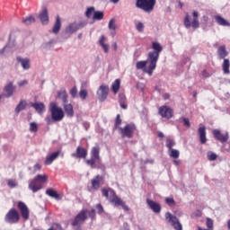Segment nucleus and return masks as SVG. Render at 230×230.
Here are the masks:
<instances>
[{"label": "nucleus", "mask_w": 230, "mask_h": 230, "mask_svg": "<svg viewBox=\"0 0 230 230\" xmlns=\"http://www.w3.org/2000/svg\"><path fill=\"white\" fill-rule=\"evenodd\" d=\"M152 49L155 51H151L148 53V60H149V66L146 70V73L147 75H152L154 73V69L157 67V60H159V54L161 51H163V46L157 41H153L152 42Z\"/></svg>", "instance_id": "obj_1"}, {"label": "nucleus", "mask_w": 230, "mask_h": 230, "mask_svg": "<svg viewBox=\"0 0 230 230\" xmlns=\"http://www.w3.org/2000/svg\"><path fill=\"white\" fill-rule=\"evenodd\" d=\"M49 112H50V116L48 115L45 118V121L47 125H53L54 121H62V119H64V116H65L64 110L58 107L57 102H50Z\"/></svg>", "instance_id": "obj_2"}, {"label": "nucleus", "mask_w": 230, "mask_h": 230, "mask_svg": "<svg viewBox=\"0 0 230 230\" xmlns=\"http://www.w3.org/2000/svg\"><path fill=\"white\" fill-rule=\"evenodd\" d=\"M91 157L90 159L85 160V164L94 170H100L103 168L105 170V165L102 164V157L100 156V146H93L91 150Z\"/></svg>", "instance_id": "obj_3"}, {"label": "nucleus", "mask_w": 230, "mask_h": 230, "mask_svg": "<svg viewBox=\"0 0 230 230\" xmlns=\"http://www.w3.org/2000/svg\"><path fill=\"white\" fill-rule=\"evenodd\" d=\"M48 182V175L46 174H38L36 177L29 182V190L32 193H37L42 190L44 184Z\"/></svg>", "instance_id": "obj_4"}, {"label": "nucleus", "mask_w": 230, "mask_h": 230, "mask_svg": "<svg viewBox=\"0 0 230 230\" xmlns=\"http://www.w3.org/2000/svg\"><path fill=\"white\" fill-rule=\"evenodd\" d=\"M137 130V127L134 123L126 124L123 128H119V132L121 137H128V139H132L134 137V132Z\"/></svg>", "instance_id": "obj_5"}, {"label": "nucleus", "mask_w": 230, "mask_h": 230, "mask_svg": "<svg viewBox=\"0 0 230 230\" xmlns=\"http://www.w3.org/2000/svg\"><path fill=\"white\" fill-rule=\"evenodd\" d=\"M101 191L102 197H105V199L109 200V202H111V204H112L113 206H116L119 199H120L116 194V190H114L112 188H102Z\"/></svg>", "instance_id": "obj_6"}, {"label": "nucleus", "mask_w": 230, "mask_h": 230, "mask_svg": "<svg viewBox=\"0 0 230 230\" xmlns=\"http://www.w3.org/2000/svg\"><path fill=\"white\" fill-rule=\"evenodd\" d=\"M156 0H137L136 6L144 12H154V8L155 7Z\"/></svg>", "instance_id": "obj_7"}, {"label": "nucleus", "mask_w": 230, "mask_h": 230, "mask_svg": "<svg viewBox=\"0 0 230 230\" xmlns=\"http://www.w3.org/2000/svg\"><path fill=\"white\" fill-rule=\"evenodd\" d=\"M19 220H21V214L15 208H11L4 216V222L6 224H19Z\"/></svg>", "instance_id": "obj_8"}, {"label": "nucleus", "mask_w": 230, "mask_h": 230, "mask_svg": "<svg viewBox=\"0 0 230 230\" xmlns=\"http://www.w3.org/2000/svg\"><path fill=\"white\" fill-rule=\"evenodd\" d=\"M193 15V20L192 22L190 21V14H186L185 18H184V26L185 28H193L194 30H197V28H199V26H200V23L199 22V12L194 11L192 13Z\"/></svg>", "instance_id": "obj_9"}, {"label": "nucleus", "mask_w": 230, "mask_h": 230, "mask_svg": "<svg viewBox=\"0 0 230 230\" xmlns=\"http://www.w3.org/2000/svg\"><path fill=\"white\" fill-rule=\"evenodd\" d=\"M87 209H83L81 210L74 218V220L72 221L71 225L74 227H80V226H82V224H84V222H85V220H87Z\"/></svg>", "instance_id": "obj_10"}, {"label": "nucleus", "mask_w": 230, "mask_h": 230, "mask_svg": "<svg viewBox=\"0 0 230 230\" xmlns=\"http://www.w3.org/2000/svg\"><path fill=\"white\" fill-rule=\"evenodd\" d=\"M165 220L172 226L175 230H182V224L179 221L177 217L172 215V213L167 212L165 213Z\"/></svg>", "instance_id": "obj_11"}, {"label": "nucleus", "mask_w": 230, "mask_h": 230, "mask_svg": "<svg viewBox=\"0 0 230 230\" xmlns=\"http://www.w3.org/2000/svg\"><path fill=\"white\" fill-rule=\"evenodd\" d=\"M158 114H160L161 117L164 118L165 119H172V118H173V110H172V108L169 106H161L158 109Z\"/></svg>", "instance_id": "obj_12"}, {"label": "nucleus", "mask_w": 230, "mask_h": 230, "mask_svg": "<svg viewBox=\"0 0 230 230\" xmlns=\"http://www.w3.org/2000/svg\"><path fill=\"white\" fill-rule=\"evenodd\" d=\"M17 208L21 213L22 218L23 220H29L30 219V208H28V206L26 203L22 201H19L17 204Z\"/></svg>", "instance_id": "obj_13"}, {"label": "nucleus", "mask_w": 230, "mask_h": 230, "mask_svg": "<svg viewBox=\"0 0 230 230\" xmlns=\"http://www.w3.org/2000/svg\"><path fill=\"white\" fill-rule=\"evenodd\" d=\"M213 137L220 143H227L229 141V133L223 134L219 129L212 131Z\"/></svg>", "instance_id": "obj_14"}, {"label": "nucleus", "mask_w": 230, "mask_h": 230, "mask_svg": "<svg viewBox=\"0 0 230 230\" xmlns=\"http://www.w3.org/2000/svg\"><path fill=\"white\" fill-rule=\"evenodd\" d=\"M97 95L100 102H105L109 96V86L102 84L97 91Z\"/></svg>", "instance_id": "obj_15"}, {"label": "nucleus", "mask_w": 230, "mask_h": 230, "mask_svg": "<svg viewBox=\"0 0 230 230\" xmlns=\"http://www.w3.org/2000/svg\"><path fill=\"white\" fill-rule=\"evenodd\" d=\"M87 149L82 146H77L75 153H73L71 155L75 157V159H85L87 157Z\"/></svg>", "instance_id": "obj_16"}, {"label": "nucleus", "mask_w": 230, "mask_h": 230, "mask_svg": "<svg viewBox=\"0 0 230 230\" xmlns=\"http://www.w3.org/2000/svg\"><path fill=\"white\" fill-rule=\"evenodd\" d=\"M146 204H147L148 208L150 209H152V211L154 213H156V214L161 213V209H162L161 204H159L150 199H146Z\"/></svg>", "instance_id": "obj_17"}, {"label": "nucleus", "mask_w": 230, "mask_h": 230, "mask_svg": "<svg viewBox=\"0 0 230 230\" xmlns=\"http://www.w3.org/2000/svg\"><path fill=\"white\" fill-rule=\"evenodd\" d=\"M31 107L38 112V114H44L46 112V105L43 102H31Z\"/></svg>", "instance_id": "obj_18"}, {"label": "nucleus", "mask_w": 230, "mask_h": 230, "mask_svg": "<svg viewBox=\"0 0 230 230\" xmlns=\"http://www.w3.org/2000/svg\"><path fill=\"white\" fill-rule=\"evenodd\" d=\"M102 181H103V176H102L100 174L96 175L93 179H92V181H91L92 189L95 190H100Z\"/></svg>", "instance_id": "obj_19"}, {"label": "nucleus", "mask_w": 230, "mask_h": 230, "mask_svg": "<svg viewBox=\"0 0 230 230\" xmlns=\"http://www.w3.org/2000/svg\"><path fill=\"white\" fill-rule=\"evenodd\" d=\"M198 132L199 134V141L201 145H206L208 142V138L206 137V126H202V124H200Z\"/></svg>", "instance_id": "obj_20"}, {"label": "nucleus", "mask_w": 230, "mask_h": 230, "mask_svg": "<svg viewBox=\"0 0 230 230\" xmlns=\"http://www.w3.org/2000/svg\"><path fill=\"white\" fill-rule=\"evenodd\" d=\"M41 24H48L49 22V15L48 14V8L44 7L41 13L39 15Z\"/></svg>", "instance_id": "obj_21"}, {"label": "nucleus", "mask_w": 230, "mask_h": 230, "mask_svg": "<svg viewBox=\"0 0 230 230\" xmlns=\"http://www.w3.org/2000/svg\"><path fill=\"white\" fill-rule=\"evenodd\" d=\"M63 109L68 118H73V116H75V110L73 109V104L65 102L63 103Z\"/></svg>", "instance_id": "obj_22"}, {"label": "nucleus", "mask_w": 230, "mask_h": 230, "mask_svg": "<svg viewBox=\"0 0 230 230\" xmlns=\"http://www.w3.org/2000/svg\"><path fill=\"white\" fill-rule=\"evenodd\" d=\"M58 155H60V151L54 152L48 155L45 159L44 164H46V166H49V164H51L53 161L58 157Z\"/></svg>", "instance_id": "obj_23"}, {"label": "nucleus", "mask_w": 230, "mask_h": 230, "mask_svg": "<svg viewBox=\"0 0 230 230\" xmlns=\"http://www.w3.org/2000/svg\"><path fill=\"white\" fill-rule=\"evenodd\" d=\"M4 93H6V98H10V96H13V93H15V86H13V83H9L4 88Z\"/></svg>", "instance_id": "obj_24"}, {"label": "nucleus", "mask_w": 230, "mask_h": 230, "mask_svg": "<svg viewBox=\"0 0 230 230\" xmlns=\"http://www.w3.org/2000/svg\"><path fill=\"white\" fill-rule=\"evenodd\" d=\"M61 28H62V22L60 20V16L58 15L56 17V22H55L54 26L52 28V32L57 35V33H58V31H60Z\"/></svg>", "instance_id": "obj_25"}, {"label": "nucleus", "mask_w": 230, "mask_h": 230, "mask_svg": "<svg viewBox=\"0 0 230 230\" xmlns=\"http://www.w3.org/2000/svg\"><path fill=\"white\" fill-rule=\"evenodd\" d=\"M58 98L63 102V104L67 103L68 95L66 89H61L58 92Z\"/></svg>", "instance_id": "obj_26"}, {"label": "nucleus", "mask_w": 230, "mask_h": 230, "mask_svg": "<svg viewBox=\"0 0 230 230\" xmlns=\"http://www.w3.org/2000/svg\"><path fill=\"white\" fill-rule=\"evenodd\" d=\"M217 55L218 58L222 60V59H226V57H227V55H229V52H227V50L226 49V46H221L218 48L217 49Z\"/></svg>", "instance_id": "obj_27"}, {"label": "nucleus", "mask_w": 230, "mask_h": 230, "mask_svg": "<svg viewBox=\"0 0 230 230\" xmlns=\"http://www.w3.org/2000/svg\"><path fill=\"white\" fill-rule=\"evenodd\" d=\"M27 105L28 102H26V100H21L18 105L16 106L14 112H16V114H19L21 111H24V109H26Z\"/></svg>", "instance_id": "obj_28"}, {"label": "nucleus", "mask_w": 230, "mask_h": 230, "mask_svg": "<svg viewBox=\"0 0 230 230\" xmlns=\"http://www.w3.org/2000/svg\"><path fill=\"white\" fill-rule=\"evenodd\" d=\"M16 60L22 64V67L23 69H30V60L28 58H22L21 57H17Z\"/></svg>", "instance_id": "obj_29"}, {"label": "nucleus", "mask_w": 230, "mask_h": 230, "mask_svg": "<svg viewBox=\"0 0 230 230\" xmlns=\"http://www.w3.org/2000/svg\"><path fill=\"white\" fill-rule=\"evenodd\" d=\"M216 22L219 24V26H230V22L227 20L224 19V17L220 15L215 16Z\"/></svg>", "instance_id": "obj_30"}, {"label": "nucleus", "mask_w": 230, "mask_h": 230, "mask_svg": "<svg viewBox=\"0 0 230 230\" xmlns=\"http://www.w3.org/2000/svg\"><path fill=\"white\" fill-rule=\"evenodd\" d=\"M119 87H121V80L116 79L111 85V90L114 94H118V93H119Z\"/></svg>", "instance_id": "obj_31"}, {"label": "nucleus", "mask_w": 230, "mask_h": 230, "mask_svg": "<svg viewBox=\"0 0 230 230\" xmlns=\"http://www.w3.org/2000/svg\"><path fill=\"white\" fill-rule=\"evenodd\" d=\"M222 67H223V72L225 75H230V70H229L230 61H229V59H227V58L224 59Z\"/></svg>", "instance_id": "obj_32"}, {"label": "nucleus", "mask_w": 230, "mask_h": 230, "mask_svg": "<svg viewBox=\"0 0 230 230\" xmlns=\"http://www.w3.org/2000/svg\"><path fill=\"white\" fill-rule=\"evenodd\" d=\"M46 195H48L49 197H51L52 199H58L60 197L58 192H57V190L53 189H47Z\"/></svg>", "instance_id": "obj_33"}, {"label": "nucleus", "mask_w": 230, "mask_h": 230, "mask_svg": "<svg viewBox=\"0 0 230 230\" xmlns=\"http://www.w3.org/2000/svg\"><path fill=\"white\" fill-rule=\"evenodd\" d=\"M119 206H121V208H122V209H124V211H130V208H128V206H127L125 204V201H123V199H121V198L114 205L115 208H119Z\"/></svg>", "instance_id": "obj_34"}, {"label": "nucleus", "mask_w": 230, "mask_h": 230, "mask_svg": "<svg viewBox=\"0 0 230 230\" xmlns=\"http://www.w3.org/2000/svg\"><path fill=\"white\" fill-rule=\"evenodd\" d=\"M104 17V13L102 11H95L93 16V21H102Z\"/></svg>", "instance_id": "obj_35"}, {"label": "nucleus", "mask_w": 230, "mask_h": 230, "mask_svg": "<svg viewBox=\"0 0 230 230\" xmlns=\"http://www.w3.org/2000/svg\"><path fill=\"white\" fill-rule=\"evenodd\" d=\"M168 153L172 159H179V156L181 155V153L177 149H170L168 150Z\"/></svg>", "instance_id": "obj_36"}, {"label": "nucleus", "mask_w": 230, "mask_h": 230, "mask_svg": "<svg viewBox=\"0 0 230 230\" xmlns=\"http://www.w3.org/2000/svg\"><path fill=\"white\" fill-rule=\"evenodd\" d=\"M78 30H80L78 24L72 23L67 27L66 31H68V33H75V31H78Z\"/></svg>", "instance_id": "obj_37"}, {"label": "nucleus", "mask_w": 230, "mask_h": 230, "mask_svg": "<svg viewBox=\"0 0 230 230\" xmlns=\"http://www.w3.org/2000/svg\"><path fill=\"white\" fill-rule=\"evenodd\" d=\"M95 9L94 7H88L86 9V12H85V17H87V19H91V17H93V15H94V13H95Z\"/></svg>", "instance_id": "obj_38"}, {"label": "nucleus", "mask_w": 230, "mask_h": 230, "mask_svg": "<svg viewBox=\"0 0 230 230\" xmlns=\"http://www.w3.org/2000/svg\"><path fill=\"white\" fill-rule=\"evenodd\" d=\"M148 62H150V60H148V58H147V60H146V61L137 62V65H136L137 69H145V67H146V64H148Z\"/></svg>", "instance_id": "obj_39"}, {"label": "nucleus", "mask_w": 230, "mask_h": 230, "mask_svg": "<svg viewBox=\"0 0 230 230\" xmlns=\"http://www.w3.org/2000/svg\"><path fill=\"white\" fill-rule=\"evenodd\" d=\"M33 22H35V18L33 16H28L22 20V23L26 26H30V24H33Z\"/></svg>", "instance_id": "obj_40"}, {"label": "nucleus", "mask_w": 230, "mask_h": 230, "mask_svg": "<svg viewBox=\"0 0 230 230\" xmlns=\"http://www.w3.org/2000/svg\"><path fill=\"white\" fill-rule=\"evenodd\" d=\"M165 146L168 148V150L173 149V146H175V141H173L172 139L167 138Z\"/></svg>", "instance_id": "obj_41"}, {"label": "nucleus", "mask_w": 230, "mask_h": 230, "mask_svg": "<svg viewBox=\"0 0 230 230\" xmlns=\"http://www.w3.org/2000/svg\"><path fill=\"white\" fill-rule=\"evenodd\" d=\"M87 96H89V93L85 89H81L79 92V97L81 100H87Z\"/></svg>", "instance_id": "obj_42"}, {"label": "nucleus", "mask_w": 230, "mask_h": 230, "mask_svg": "<svg viewBox=\"0 0 230 230\" xmlns=\"http://www.w3.org/2000/svg\"><path fill=\"white\" fill-rule=\"evenodd\" d=\"M108 28H109V30H111L112 31H116V19L115 18L110 20Z\"/></svg>", "instance_id": "obj_43"}, {"label": "nucleus", "mask_w": 230, "mask_h": 230, "mask_svg": "<svg viewBox=\"0 0 230 230\" xmlns=\"http://www.w3.org/2000/svg\"><path fill=\"white\" fill-rule=\"evenodd\" d=\"M122 120H121V115L117 114L116 119H115V128H118L119 130V128H121V127H119V125H121Z\"/></svg>", "instance_id": "obj_44"}, {"label": "nucleus", "mask_w": 230, "mask_h": 230, "mask_svg": "<svg viewBox=\"0 0 230 230\" xmlns=\"http://www.w3.org/2000/svg\"><path fill=\"white\" fill-rule=\"evenodd\" d=\"M208 161H217V159H218V155L213 152H208Z\"/></svg>", "instance_id": "obj_45"}, {"label": "nucleus", "mask_w": 230, "mask_h": 230, "mask_svg": "<svg viewBox=\"0 0 230 230\" xmlns=\"http://www.w3.org/2000/svg\"><path fill=\"white\" fill-rule=\"evenodd\" d=\"M39 130V126L35 122H31L30 124V131L31 132H37Z\"/></svg>", "instance_id": "obj_46"}, {"label": "nucleus", "mask_w": 230, "mask_h": 230, "mask_svg": "<svg viewBox=\"0 0 230 230\" xmlns=\"http://www.w3.org/2000/svg\"><path fill=\"white\" fill-rule=\"evenodd\" d=\"M165 204H167V206H175V199H173V198H165Z\"/></svg>", "instance_id": "obj_47"}, {"label": "nucleus", "mask_w": 230, "mask_h": 230, "mask_svg": "<svg viewBox=\"0 0 230 230\" xmlns=\"http://www.w3.org/2000/svg\"><path fill=\"white\" fill-rule=\"evenodd\" d=\"M70 95L72 96V98H76V94H78V88H76V86H74L70 91Z\"/></svg>", "instance_id": "obj_48"}, {"label": "nucleus", "mask_w": 230, "mask_h": 230, "mask_svg": "<svg viewBox=\"0 0 230 230\" xmlns=\"http://www.w3.org/2000/svg\"><path fill=\"white\" fill-rule=\"evenodd\" d=\"M136 28H137V30L141 33V32H143L144 30H145V24H143V22H138L137 23V25H136Z\"/></svg>", "instance_id": "obj_49"}, {"label": "nucleus", "mask_w": 230, "mask_h": 230, "mask_svg": "<svg viewBox=\"0 0 230 230\" xmlns=\"http://www.w3.org/2000/svg\"><path fill=\"white\" fill-rule=\"evenodd\" d=\"M206 226L208 229H213V219L207 217Z\"/></svg>", "instance_id": "obj_50"}, {"label": "nucleus", "mask_w": 230, "mask_h": 230, "mask_svg": "<svg viewBox=\"0 0 230 230\" xmlns=\"http://www.w3.org/2000/svg\"><path fill=\"white\" fill-rule=\"evenodd\" d=\"M181 119L183 121L184 127H188V128H190L191 127V124L190 123V119H188V118H181Z\"/></svg>", "instance_id": "obj_51"}, {"label": "nucleus", "mask_w": 230, "mask_h": 230, "mask_svg": "<svg viewBox=\"0 0 230 230\" xmlns=\"http://www.w3.org/2000/svg\"><path fill=\"white\" fill-rule=\"evenodd\" d=\"M126 102H127V97L125 96V94L119 93V103Z\"/></svg>", "instance_id": "obj_52"}, {"label": "nucleus", "mask_w": 230, "mask_h": 230, "mask_svg": "<svg viewBox=\"0 0 230 230\" xmlns=\"http://www.w3.org/2000/svg\"><path fill=\"white\" fill-rule=\"evenodd\" d=\"M89 217L92 220H94V218H96V210L94 208H93L90 212H89Z\"/></svg>", "instance_id": "obj_53"}, {"label": "nucleus", "mask_w": 230, "mask_h": 230, "mask_svg": "<svg viewBox=\"0 0 230 230\" xmlns=\"http://www.w3.org/2000/svg\"><path fill=\"white\" fill-rule=\"evenodd\" d=\"M96 209H97V213L99 215H102V213H103V206H102V204H97Z\"/></svg>", "instance_id": "obj_54"}, {"label": "nucleus", "mask_w": 230, "mask_h": 230, "mask_svg": "<svg viewBox=\"0 0 230 230\" xmlns=\"http://www.w3.org/2000/svg\"><path fill=\"white\" fill-rule=\"evenodd\" d=\"M7 184L9 188H15V186H17V183H15V181L13 180H9Z\"/></svg>", "instance_id": "obj_55"}, {"label": "nucleus", "mask_w": 230, "mask_h": 230, "mask_svg": "<svg viewBox=\"0 0 230 230\" xmlns=\"http://www.w3.org/2000/svg\"><path fill=\"white\" fill-rule=\"evenodd\" d=\"M105 40H106V38H105L103 35L101 36V39H100V40H99L100 46L105 45Z\"/></svg>", "instance_id": "obj_56"}, {"label": "nucleus", "mask_w": 230, "mask_h": 230, "mask_svg": "<svg viewBox=\"0 0 230 230\" xmlns=\"http://www.w3.org/2000/svg\"><path fill=\"white\" fill-rule=\"evenodd\" d=\"M19 87H24V85H28V80H23L18 83Z\"/></svg>", "instance_id": "obj_57"}, {"label": "nucleus", "mask_w": 230, "mask_h": 230, "mask_svg": "<svg viewBox=\"0 0 230 230\" xmlns=\"http://www.w3.org/2000/svg\"><path fill=\"white\" fill-rule=\"evenodd\" d=\"M201 75L203 78H209V73H208V70H203Z\"/></svg>", "instance_id": "obj_58"}, {"label": "nucleus", "mask_w": 230, "mask_h": 230, "mask_svg": "<svg viewBox=\"0 0 230 230\" xmlns=\"http://www.w3.org/2000/svg\"><path fill=\"white\" fill-rule=\"evenodd\" d=\"M42 168V166L40 165V164H36L34 165V172H37L39 170H40Z\"/></svg>", "instance_id": "obj_59"}, {"label": "nucleus", "mask_w": 230, "mask_h": 230, "mask_svg": "<svg viewBox=\"0 0 230 230\" xmlns=\"http://www.w3.org/2000/svg\"><path fill=\"white\" fill-rule=\"evenodd\" d=\"M102 49L106 52L109 53V45L108 44H104L102 45Z\"/></svg>", "instance_id": "obj_60"}, {"label": "nucleus", "mask_w": 230, "mask_h": 230, "mask_svg": "<svg viewBox=\"0 0 230 230\" xmlns=\"http://www.w3.org/2000/svg\"><path fill=\"white\" fill-rule=\"evenodd\" d=\"M163 98L164 100H170V93H164Z\"/></svg>", "instance_id": "obj_61"}, {"label": "nucleus", "mask_w": 230, "mask_h": 230, "mask_svg": "<svg viewBox=\"0 0 230 230\" xmlns=\"http://www.w3.org/2000/svg\"><path fill=\"white\" fill-rule=\"evenodd\" d=\"M119 105H120L121 109H124V110L127 109V105L125 102H119Z\"/></svg>", "instance_id": "obj_62"}, {"label": "nucleus", "mask_w": 230, "mask_h": 230, "mask_svg": "<svg viewBox=\"0 0 230 230\" xmlns=\"http://www.w3.org/2000/svg\"><path fill=\"white\" fill-rule=\"evenodd\" d=\"M198 230H213V229H206V228H202L200 226H198Z\"/></svg>", "instance_id": "obj_63"}, {"label": "nucleus", "mask_w": 230, "mask_h": 230, "mask_svg": "<svg viewBox=\"0 0 230 230\" xmlns=\"http://www.w3.org/2000/svg\"><path fill=\"white\" fill-rule=\"evenodd\" d=\"M227 227H228V230H230V219L227 221Z\"/></svg>", "instance_id": "obj_64"}]
</instances>
